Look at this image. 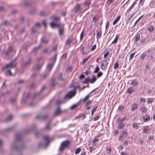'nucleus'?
Masks as SVG:
<instances>
[{
    "mask_svg": "<svg viewBox=\"0 0 155 155\" xmlns=\"http://www.w3.org/2000/svg\"><path fill=\"white\" fill-rule=\"evenodd\" d=\"M22 134L17 133L15 134L16 141L12 148L16 150H21L25 148L21 140Z\"/></svg>",
    "mask_w": 155,
    "mask_h": 155,
    "instance_id": "obj_1",
    "label": "nucleus"
},
{
    "mask_svg": "<svg viewBox=\"0 0 155 155\" xmlns=\"http://www.w3.org/2000/svg\"><path fill=\"white\" fill-rule=\"evenodd\" d=\"M70 143L71 141L68 140L62 142L59 148V150L61 151H63L64 149L68 147L70 145Z\"/></svg>",
    "mask_w": 155,
    "mask_h": 155,
    "instance_id": "obj_2",
    "label": "nucleus"
},
{
    "mask_svg": "<svg viewBox=\"0 0 155 155\" xmlns=\"http://www.w3.org/2000/svg\"><path fill=\"white\" fill-rule=\"evenodd\" d=\"M16 65V62H14V61H11L7 66H5L2 68V71H5L8 68H15Z\"/></svg>",
    "mask_w": 155,
    "mask_h": 155,
    "instance_id": "obj_3",
    "label": "nucleus"
},
{
    "mask_svg": "<svg viewBox=\"0 0 155 155\" xmlns=\"http://www.w3.org/2000/svg\"><path fill=\"white\" fill-rule=\"evenodd\" d=\"M75 94V93L74 91H70L64 96V98L65 99H70L74 96Z\"/></svg>",
    "mask_w": 155,
    "mask_h": 155,
    "instance_id": "obj_4",
    "label": "nucleus"
},
{
    "mask_svg": "<svg viewBox=\"0 0 155 155\" xmlns=\"http://www.w3.org/2000/svg\"><path fill=\"white\" fill-rule=\"evenodd\" d=\"M108 64V62L107 60L103 61V62L101 63V67L103 70H106L107 68V66Z\"/></svg>",
    "mask_w": 155,
    "mask_h": 155,
    "instance_id": "obj_5",
    "label": "nucleus"
},
{
    "mask_svg": "<svg viewBox=\"0 0 155 155\" xmlns=\"http://www.w3.org/2000/svg\"><path fill=\"white\" fill-rule=\"evenodd\" d=\"M32 59L31 58H29L28 61L23 62L21 64V67L24 68L25 67L29 66L32 61Z\"/></svg>",
    "mask_w": 155,
    "mask_h": 155,
    "instance_id": "obj_6",
    "label": "nucleus"
},
{
    "mask_svg": "<svg viewBox=\"0 0 155 155\" xmlns=\"http://www.w3.org/2000/svg\"><path fill=\"white\" fill-rule=\"evenodd\" d=\"M62 24L60 23H56L53 22H51L50 23V26L52 28H58Z\"/></svg>",
    "mask_w": 155,
    "mask_h": 155,
    "instance_id": "obj_7",
    "label": "nucleus"
},
{
    "mask_svg": "<svg viewBox=\"0 0 155 155\" xmlns=\"http://www.w3.org/2000/svg\"><path fill=\"white\" fill-rule=\"evenodd\" d=\"M48 117V114H45L43 115H42L41 114H38L36 118L37 119H39L41 120H44L46 119Z\"/></svg>",
    "mask_w": 155,
    "mask_h": 155,
    "instance_id": "obj_8",
    "label": "nucleus"
},
{
    "mask_svg": "<svg viewBox=\"0 0 155 155\" xmlns=\"http://www.w3.org/2000/svg\"><path fill=\"white\" fill-rule=\"evenodd\" d=\"M81 4H78L75 6L74 8V11L76 13H78L80 12L82 9L80 8Z\"/></svg>",
    "mask_w": 155,
    "mask_h": 155,
    "instance_id": "obj_9",
    "label": "nucleus"
},
{
    "mask_svg": "<svg viewBox=\"0 0 155 155\" xmlns=\"http://www.w3.org/2000/svg\"><path fill=\"white\" fill-rule=\"evenodd\" d=\"M50 19L54 22H58L60 20V16H57L55 15H53L51 17Z\"/></svg>",
    "mask_w": 155,
    "mask_h": 155,
    "instance_id": "obj_10",
    "label": "nucleus"
},
{
    "mask_svg": "<svg viewBox=\"0 0 155 155\" xmlns=\"http://www.w3.org/2000/svg\"><path fill=\"white\" fill-rule=\"evenodd\" d=\"M13 49V48L12 46H9L8 47V50L5 52V55L6 56H8L9 54L12 51Z\"/></svg>",
    "mask_w": 155,
    "mask_h": 155,
    "instance_id": "obj_11",
    "label": "nucleus"
},
{
    "mask_svg": "<svg viewBox=\"0 0 155 155\" xmlns=\"http://www.w3.org/2000/svg\"><path fill=\"white\" fill-rule=\"evenodd\" d=\"M64 25L62 24L58 28V35L59 36H61L64 32Z\"/></svg>",
    "mask_w": 155,
    "mask_h": 155,
    "instance_id": "obj_12",
    "label": "nucleus"
},
{
    "mask_svg": "<svg viewBox=\"0 0 155 155\" xmlns=\"http://www.w3.org/2000/svg\"><path fill=\"white\" fill-rule=\"evenodd\" d=\"M127 133L125 131H123L121 134H120L119 138V140H121V139L123 138V137H126L127 136Z\"/></svg>",
    "mask_w": 155,
    "mask_h": 155,
    "instance_id": "obj_13",
    "label": "nucleus"
},
{
    "mask_svg": "<svg viewBox=\"0 0 155 155\" xmlns=\"http://www.w3.org/2000/svg\"><path fill=\"white\" fill-rule=\"evenodd\" d=\"M43 138L44 140L46 141L47 143L45 145V146L47 147L50 142V138L48 136L46 135L44 136L43 137Z\"/></svg>",
    "mask_w": 155,
    "mask_h": 155,
    "instance_id": "obj_14",
    "label": "nucleus"
},
{
    "mask_svg": "<svg viewBox=\"0 0 155 155\" xmlns=\"http://www.w3.org/2000/svg\"><path fill=\"white\" fill-rule=\"evenodd\" d=\"M54 64L51 62L49 63L48 64L47 67V70L48 71H51L54 66Z\"/></svg>",
    "mask_w": 155,
    "mask_h": 155,
    "instance_id": "obj_15",
    "label": "nucleus"
},
{
    "mask_svg": "<svg viewBox=\"0 0 155 155\" xmlns=\"http://www.w3.org/2000/svg\"><path fill=\"white\" fill-rule=\"evenodd\" d=\"M73 39L72 38H68L66 41V45H70L72 40H73Z\"/></svg>",
    "mask_w": 155,
    "mask_h": 155,
    "instance_id": "obj_16",
    "label": "nucleus"
},
{
    "mask_svg": "<svg viewBox=\"0 0 155 155\" xmlns=\"http://www.w3.org/2000/svg\"><path fill=\"white\" fill-rule=\"evenodd\" d=\"M90 94H88L83 99H81L80 101H82L83 102H84L88 100L89 98L90 97Z\"/></svg>",
    "mask_w": 155,
    "mask_h": 155,
    "instance_id": "obj_17",
    "label": "nucleus"
},
{
    "mask_svg": "<svg viewBox=\"0 0 155 155\" xmlns=\"http://www.w3.org/2000/svg\"><path fill=\"white\" fill-rule=\"evenodd\" d=\"M41 41L42 43L47 44L48 43V40H47L45 38L42 37L41 38Z\"/></svg>",
    "mask_w": 155,
    "mask_h": 155,
    "instance_id": "obj_18",
    "label": "nucleus"
},
{
    "mask_svg": "<svg viewBox=\"0 0 155 155\" xmlns=\"http://www.w3.org/2000/svg\"><path fill=\"white\" fill-rule=\"evenodd\" d=\"M120 15L118 16L113 21V25H115L120 20Z\"/></svg>",
    "mask_w": 155,
    "mask_h": 155,
    "instance_id": "obj_19",
    "label": "nucleus"
},
{
    "mask_svg": "<svg viewBox=\"0 0 155 155\" xmlns=\"http://www.w3.org/2000/svg\"><path fill=\"white\" fill-rule=\"evenodd\" d=\"M97 32L96 38L98 39L100 37L101 35L102 32L101 31L99 30L98 31V30H97Z\"/></svg>",
    "mask_w": 155,
    "mask_h": 155,
    "instance_id": "obj_20",
    "label": "nucleus"
},
{
    "mask_svg": "<svg viewBox=\"0 0 155 155\" xmlns=\"http://www.w3.org/2000/svg\"><path fill=\"white\" fill-rule=\"evenodd\" d=\"M57 54H56L54 55L51 58V62L54 64L56 60Z\"/></svg>",
    "mask_w": 155,
    "mask_h": 155,
    "instance_id": "obj_21",
    "label": "nucleus"
},
{
    "mask_svg": "<svg viewBox=\"0 0 155 155\" xmlns=\"http://www.w3.org/2000/svg\"><path fill=\"white\" fill-rule=\"evenodd\" d=\"M61 112L62 111L61 110H60V108L59 107H58L57 108V110L55 111L54 113V114L55 115H57L59 114L60 113H61Z\"/></svg>",
    "mask_w": 155,
    "mask_h": 155,
    "instance_id": "obj_22",
    "label": "nucleus"
},
{
    "mask_svg": "<svg viewBox=\"0 0 155 155\" xmlns=\"http://www.w3.org/2000/svg\"><path fill=\"white\" fill-rule=\"evenodd\" d=\"M138 108V105L136 104H134L133 105L131 109V110L132 111H134L136 110H137Z\"/></svg>",
    "mask_w": 155,
    "mask_h": 155,
    "instance_id": "obj_23",
    "label": "nucleus"
},
{
    "mask_svg": "<svg viewBox=\"0 0 155 155\" xmlns=\"http://www.w3.org/2000/svg\"><path fill=\"white\" fill-rule=\"evenodd\" d=\"M119 35L117 34L114 40L111 43L112 44L117 43V40L119 38Z\"/></svg>",
    "mask_w": 155,
    "mask_h": 155,
    "instance_id": "obj_24",
    "label": "nucleus"
},
{
    "mask_svg": "<svg viewBox=\"0 0 155 155\" xmlns=\"http://www.w3.org/2000/svg\"><path fill=\"white\" fill-rule=\"evenodd\" d=\"M41 47V45H40L37 47H36L34 48L32 51L33 52H35L38 51V50H39V49H40Z\"/></svg>",
    "mask_w": 155,
    "mask_h": 155,
    "instance_id": "obj_25",
    "label": "nucleus"
},
{
    "mask_svg": "<svg viewBox=\"0 0 155 155\" xmlns=\"http://www.w3.org/2000/svg\"><path fill=\"white\" fill-rule=\"evenodd\" d=\"M91 55H90L88 56L87 57L84 59L83 61L82 62V64L83 65H84V64L90 58V57H91Z\"/></svg>",
    "mask_w": 155,
    "mask_h": 155,
    "instance_id": "obj_26",
    "label": "nucleus"
},
{
    "mask_svg": "<svg viewBox=\"0 0 155 155\" xmlns=\"http://www.w3.org/2000/svg\"><path fill=\"white\" fill-rule=\"evenodd\" d=\"M138 84V82L136 79H134L132 80L131 84L134 86H136Z\"/></svg>",
    "mask_w": 155,
    "mask_h": 155,
    "instance_id": "obj_27",
    "label": "nucleus"
},
{
    "mask_svg": "<svg viewBox=\"0 0 155 155\" xmlns=\"http://www.w3.org/2000/svg\"><path fill=\"white\" fill-rule=\"evenodd\" d=\"M96 80V78L95 77L91 79L89 78V82L91 84H93L95 82Z\"/></svg>",
    "mask_w": 155,
    "mask_h": 155,
    "instance_id": "obj_28",
    "label": "nucleus"
},
{
    "mask_svg": "<svg viewBox=\"0 0 155 155\" xmlns=\"http://www.w3.org/2000/svg\"><path fill=\"white\" fill-rule=\"evenodd\" d=\"M124 125L123 124L119 122V126L118 127V128L119 130L122 129L124 128Z\"/></svg>",
    "mask_w": 155,
    "mask_h": 155,
    "instance_id": "obj_29",
    "label": "nucleus"
},
{
    "mask_svg": "<svg viewBox=\"0 0 155 155\" xmlns=\"http://www.w3.org/2000/svg\"><path fill=\"white\" fill-rule=\"evenodd\" d=\"M79 105V103L73 105H72L71 107L70 108L71 110H73L77 107Z\"/></svg>",
    "mask_w": 155,
    "mask_h": 155,
    "instance_id": "obj_30",
    "label": "nucleus"
},
{
    "mask_svg": "<svg viewBox=\"0 0 155 155\" xmlns=\"http://www.w3.org/2000/svg\"><path fill=\"white\" fill-rule=\"evenodd\" d=\"M134 90V88L132 87H130L128 88L127 91V93L129 94H130Z\"/></svg>",
    "mask_w": 155,
    "mask_h": 155,
    "instance_id": "obj_31",
    "label": "nucleus"
},
{
    "mask_svg": "<svg viewBox=\"0 0 155 155\" xmlns=\"http://www.w3.org/2000/svg\"><path fill=\"white\" fill-rule=\"evenodd\" d=\"M91 4V2L89 0H88L85 2L84 5L85 6H87L90 5Z\"/></svg>",
    "mask_w": 155,
    "mask_h": 155,
    "instance_id": "obj_32",
    "label": "nucleus"
},
{
    "mask_svg": "<svg viewBox=\"0 0 155 155\" xmlns=\"http://www.w3.org/2000/svg\"><path fill=\"white\" fill-rule=\"evenodd\" d=\"M92 102V101L89 100L86 102L84 104V107H87L89 105L91 104Z\"/></svg>",
    "mask_w": 155,
    "mask_h": 155,
    "instance_id": "obj_33",
    "label": "nucleus"
},
{
    "mask_svg": "<svg viewBox=\"0 0 155 155\" xmlns=\"http://www.w3.org/2000/svg\"><path fill=\"white\" fill-rule=\"evenodd\" d=\"M98 106L95 107L93 108L91 110V116H92L94 113L96 111L97 109L98 108Z\"/></svg>",
    "mask_w": 155,
    "mask_h": 155,
    "instance_id": "obj_34",
    "label": "nucleus"
},
{
    "mask_svg": "<svg viewBox=\"0 0 155 155\" xmlns=\"http://www.w3.org/2000/svg\"><path fill=\"white\" fill-rule=\"evenodd\" d=\"M13 116L11 115H9L8 117H7V119H6V121H10L13 118Z\"/></svg>",
    "mask_w": 155,
    "mask_h": 155,
    "instance_id": "obj_35",
    "label": "nucleus"
},
{
    "mask_svg": "<svg viewBox=\"0 0 155 155\" xmlns=\"http://www.w3.org/2000/svg\"><path fill=\"white\" fill-rule=\"evenodd\" d=\"M132 127L133 128H135L136 129H138L139 126H138V124L137 123H134L132 125Z\"/></svg>",
    "mask_w": 155,
    "mask_h": 155,
    "instance_id": "obj_36",
    "label": "nucleus"
},
{
    "mask_svg": "<svg viewBox=\"0 0 155 155\" xmlns=\"http://www.w3.org/2000/svg\"><path fill=\"white\" fill-rule=\"evenodd\" d=\"M135 54V52H134L132 53H131L129 56V60L130 61L131 60L132 58H133V57H134Z\"/></svg>",
    "mask_w": 155,
    "mask_h": 155,
    "instance_id": "obj_37",
    "label": "nucleus"
},
{
    "mask_svg": "<svg viewBox=\"0 0 155 155\" xmlns=\"http://www.w3.org/2000/svg\"><path fill=\"white\" fill-rule=\"evenodd\" d=\"M143 15L140 16L139 18L135 22L134 25V26H136V25L137 23L141 19V18H143Z\"/></svg>",
    "mask_w": 155,
    "mask_h": 155,
    "instance_id": "obj_38",
    "label": "nucleus"
},
{
    "mask_svg": "<svg viewBox=\"0 0 155 155\" xmlns=\"http://www.w3.org/2000/svg\"><path fill=\"white\" fill-rule=\"evenodd\" d=\"M111 148L110 147H107L106 149V151L107 152V153L109 154H110L111 152Z\"/></svg>",
    "mask_w": 155,
    "mask_h": 155,
    "instance_id": "obj_39",
    "label": "nucleus"
},
{
    "mask_svg": "<svg viewBox=\"0 0 155 155\" xmlns=\"http://www.w3.org/2000/svg\"><path fill=\"white\" fill-rule=\"evenodd\" d=\"M141 111L143 115L145 113V108L144 107H142L141 110Z\"/></svg>",
    "mask_w": 155,
    "mask_h": 155,
    "instance_id": "obj_40",
    "label": "nucleus"
},
{
    "mask_svg": "<svg viewBox=\"0 0 155 155\" xmlns=\"http://www.w3.org/2000/svg\"><path fill=\"white\" fill-rule=\"evenodd\" d=\"M99 19V17L97 16H94L93 19V22L95 23Z\"/></svg>",
    "mask_w": 155,
    "mask_h": 155,
    "instance_id": "obj_41",
    "label": "nucleus"
},
{
    "mask_svg": "<svg viewBox=\"0 0 155 155\" xmlns=\"http://www.w3.org/2000/svg\"><path fill=\"white\" fill-rule=\"evenodd\" d=\"M42 66V64H38L36 67V70L38 71V70H40L41 69Z\"/></svg>",
    "mask_w": 155,
    "mask_h": 155,
    "instance_id": "obj_42",
    "label": "nucleus"
},
{
    "mask_svg": "<svg viewBox=\"0 0 155 155\" xmlns=\"http://www.w3.org/2000/svg\"><path fill=\"white\" fill-rule=\"evenodd\" d=\"M37 29L35 28V27H34L31 30V33L32 34H34L36 32Z\"/></svg>",
    "mask_w": 155,
    "mask_h": 155,
    "instance_id": "obj_43",
    "label": "nucleus"
},
{
    "mask_svg": "<svg viewBox=\"0 0 155 155\" xmlns=\"http://www.w3.org/2000/svg\"><path fill=\"white\" fill-rule=\"evenodd\" d=\"M13 127H9L6 128L5 130V132L9 131L12 130L13 129Z\"/></svg>",
    "mask_w": 155,
    "mask_h": 155,
    "instance_id": "obj_44",
    "label": "nucleus"
},
{
    "mask_svg": "<svg viewBox=\"0 0 155 155\" xmlns=\"http://www.w3.org/2000/svg\"><path fill=\"white\" fill-rule=\"evenodd\" d=\"M81 150L80 148H77L75 151V154H78L81 151Z\"/></svg>",
    "mask_w": 155,
    "mask_h": 155,
    "instance_id": "obj_45",
    "label": "nucleus"
},
{
    "mask_svg": "<svg viewBox=\"0 0 155 155\" xmlns=\"http://www.w3.org/2000/svg\"><path fill=\"white\" fill-rule=\"evenodd\" d=\"M45 129L48 130H50L51 129V126L49 124H48L45 127Z\"/></svg>",
    "mask_w": 155,
    "mask_h": 155,
    "instance_id": "obj_46",
    "label": "nucleus"
},
{
    "mask_svg": "<svg viewBox=\"0 0 155 155\" xmlns=\"http://www.w3.org/2000/svg\"><path fill=\"white\" fill-rule=\"evenodd\" d=\"M119 64L118 63L116 62L114 65V69H116L118 68Z\"/></svg>",
    "mask_w": 155,
    "mask_h": 155,
    "instance_id": "obj_47",
    "label": "nucleus"
},
{
    "mask_svg": "<svg viewBox=\"0 0 155 155\" xmlns=\"http://www.w3.org/2000/svg\"><path fill=\"white\" fill-rule=\"evenodd\" d=\"M153 101V99L152 98H148V100L147 102L149 104H150L152 103Z\"/></svg>",
    "mask_w": 155,
    "mask_h": 155,
    "instance_id": "obj_48",
    "label": "nucleus"
},
{
    "mask_svg": "<svg viewBox=\"0 0 155 155\" xmlns=\"http://www.w3.org/2000/svg\"><path fill=\"white\" fill-rule=\"evenodd\" d=\"M89 82V78H85L84 81H83V84H86L88 83Z\"/></svg>",
    "mask_w": 155,
    "mask_h": 155,
    "instance_id": "obj_49",
    "label": "nucleus"
},
{
    "mask_svg": "<svg viewBox=\"0 0 155 155\" xmlns=\"http://www.w3.org/2000/svg\"><path fill=\"white\" fill-rule=\"evenodd\" d=\"M140 38V36L139 35H137L136 36L135 41L137 42L139 39Z\"/></svg>",
    "mask_w": 155,
    "mask_h": 155,
    "instance_id": "obj_50",
    "label": "nucleus"
},
{
    "mask_svg": "<svg viewBox=\"0 0 155 155\" xmlns=\"http://www.w3.org/2000/svg\"><path fill=\"white\" fill-rule=\"evenodd\" d=\"M103 73L102 72H99L97 74V77L98 78L100 77L101 76H102Z\"/></svg>",
    "mask_w": 155,
    "mask_h": 155,
    "instance_id": "obj_51",
    "label": "nucleus"
},
{
    "mask_svg": "<svg viewBox=\"0 0 155 155\" xmlns=\"http://www.w3.org/2000/svg\"><path fill=\"white\" fill-rule=\"evenodd\" d=\"M16 101V99L14 98H11L10 99V102L12 103L13 104L15 103Z\"/></svg>",
    "mask_w": 155,
    "mask_h": 155,
    "instance_id": "obj_52",
    "label": "nucleus"
},
{
    "mask_svg": "<svg viewBox=\"0 0 155 155\" xmlns=\"http://www.w3.org/2000/svg\"><path fill=\"white\" fill-rule=\"evenodd\" d=\"M153 29H154V28H153V26H150L148 28L149 31L150 32H152L153 31Z\"/></svg>",
    "mask_w": 155,
    "mask_h": 155,
    "instance_id": "obj_53",
    "label": "nucleus"
},
{
    "mask_svg": "<svg viewBox=\"0 0 155 155\" xmlns=\"http://www.w3.org/2000/svg\"><path fill=\"white\" fill-rule=\"evenodd\" d=\"M100 68L97 66L95 68V69L94 70V72L95 73H97L98 72Z\"/></svg>",
    "mask_w": 155,
    "mask_h": 155,
    "instance_id": "obj_54",
    "label": "nucleus"
},
{
    "mask_svg": "<svg viewBox=\"0 0 155 155\" xmlns=\"http://www.w3.org/2000/svg\"><path fill=\"white\" fill-rule=\"evenodd\" d=\"M63 102V101L62 100H58L57 101L56 103L58 104H62Z\"/></svg>",
    "mask_w": 155,
    "mask_h": 155,
    "instance_id": "obj_55",
    "label": "nucleus"
},
{
    "mask_svg": "<svg viewBox=\"0 0 155 155\" xmlns=\"http://www.w3.org/2000/svg\"><path fill=\"white\" fill-rule=\"evenodd\" d=\"M125 120H126V117H124L121 119L119 120V122H120V123H122Z\"/></svg>",
    "mask_w": 155,
    "mask_h": 155,
    "instance_id": "obj_56",
    "label": "nucleus"
},
{
    "mask_svg": "<svg viewBox=\"0 0 155 155\" xmlns=\"http://www.w3.org/2000/svg\"><path fill=\"white\" fill-rule=\"evenodd\" d=\"M48 15V14L45 12H42L40 13V15L41 16H46Z\"/></svg>",
    "mask_w": 155,
    "mask_h": 155,
    "instance_id": "obj_57",
    "label": "nucleus"
},
{
    "mask_svg": "<svg viewBox=\"0 0 155 155\" xmlns=\"http://www.w3.org/2000/svg\"><path fill=\"white\" fill-rule=\"evenodd\" d=\"M134 6L132 4L131 5L129 8L127 10V12H130L132 9L134 7Z\"/></svg>",
    "mask_w": 155,
    "mask_h": 155,
    "instance_id": "obj_58",
    "label": "nucleus"
},
{
    "mask_svg": "<svg viewBox=\"0 0 155 155\" xmlns=\"http://www.w3.org/2000/svg\"><path fill=\"white\" fill-rule=\"evenodd\" d=\"M41 26V25L40 23H36L35 24V25L34 27H40Z\"/></svg>",
    "mask_w": 155,
    "mask_h": 155,
    "instance_id": "obj_59",
    "label": "nucleus"
},
{
    "mask_svg": "<svg viewBox=\"0 0 155 155\" xmlns=\"http://www.w3.org/2000/svg\"><path fill=\"white\" fill-rule=\"evenodd\" d=\"M3 24L5 26L8 25L9 24V22L7 21H3Z\"/></svg>",
    "mask_w": 155,
    "mask_h": 155,
    "instance_id": "obj_60",
    "label": "nucleus"
},
{
    "mask_svg": "<svg viewBox=\"0 0 155 155\" xmlns=\"http://www.w3.org/2000/svg\"><path fill=\"white\" fill-rule=\"evenodd\" d=\"M96 48V45H94L91 48V51H94L95 50V49Z\"/></svg>",
    "mask_w": 155,
    "mask_h": 155,
    "instance_id": "obj_61",
    "label": "nucleus"
},
{
    "mask_svg": "<svg viewBox=\"0 0 155 155\" xmlns=\"http://www.w3.org/2000/svg\"><path fill=\"white\" fill-rule=\"evenodd\" d=\"M35 103L34 102V101H33L31 102L30 104V105L32 107L34 106L35 105Z\"/></svg>",
    "mask_w": 155,
    "mask_h": 155,
    "instance_id": "obj_62",
    "label": "nucleus"
},
{
    "mask_svg": "<svg viewBox=\"0 0 155 155\" xmlns=\"http://www.w3.org/2000/svg\"><path fill=\"white\" fill-rule=\"evenodd\" d=\"M100 117L98 116H96L94 119V121L97 120Z\"/></svg>",
    "mask_w": 155,
    "mask_h": 155,
    "instance_id": "obj_63",
    "label": "nucleus"
},
{
    "mask_svg": "<svg viewBox=\"0 0 155 155\" xmlns=\"http://www.w3.org/2000/svg\"><path fill=\"white\" fill-rule=\"evenodd\" d=\"M145 57V53H143L141 55V59H143Z\"/></svg>",
    "mask_w": 155,
    "mask_h": 155,
    "instance_id": "obj_64",
    "label": "nucleus"
}]
</instances>
